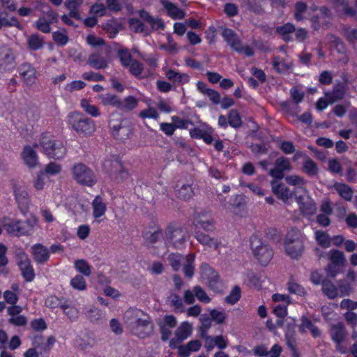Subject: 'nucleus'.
<instances>
[{
  "label": "nucleus",
  "instance_id": "obj_51",
  "mask_svg": "<svg viewBox=\"0 0 357 357\" xmlns=\"http://www.w3.org/2000/svg\"><path fill=\"white\" fill-rule=\"evenodd\" d=\"M130 29L136 33H142L144 35L149 34V31L145 28L144 24L137 19H131L129 22Z\"/></svg>",
  "mask_w": 357,
  "mask_h": 357
},
{
  "label": "nucleus",
  "instance_id": "obj_2",
  "mask_svg": "<svg viewBox=\"0 0 357 357\" xmlns=\"http://www.w3.org/2000/svg\"><path fill=\"white\" fill-rule=\"evenodd\" d=\"M0 223L3 229L10 236L15 237L29 236L34 233L35 227L38 225V220L35 217H32L23 220L5 215L0 218Z\"/></svg>",
  "mask_w": 357,
  "mask_h": 357
},
{
  "label": "nucleus",
  "instance_id": "obj_16",
  "mask_svg": "<svg viewBox=\"0 0 357 357\" xmlns=\"http://www.w3.org/2000/svg\"><path fill=\"white\" fill-rule=\"evenodd\" d=\"M33 148H35L33 146L26 145L21 153L23 162L29 168H34L38 164V156Z\"/></svg>",
  "mask_w": 357,
  "mask_h": 357
},
{
  "label": "nucleus",
  "instance_id": "obj_60",
  "mask_svg": "<svg viewBox=\"0 0 357 357\" xmlns=\"http://www.w3.org/2000/svg\"><path fill=\"white\" fill-rule=\"evenodd\" d=\"M201 337L204 340V347L207 351H211L215 347L214 337L208 335L206 331L200 333Z\"/></svg>",
  "mask_w": 357,
  "mask_h": 357
},
{
  "label": "nucleus",
  "instance_id": "obj_36",
  "mask_svg": "<svg viewBox=\"0 0 357 357\" xmlns=\"http://www.w3.org/2000/svg\"><path fill=\"white\" fill-rule=\"evenodd\" d=\"M296 31L295 26L291 23H287L284 25L278 26L276 31L282 36L284 40L289 41L292 40L291 34Z\"/></svg>",
  "mask_w": 357,
  "mask_h": 357
},
{
  "label": "nucleus",
  "instance_id": "obj_45",
  "mask_svg": "<svg viewBox=\"0 0 357 357\" xmlns=\"http://www.w3.org/2000/svg\"><path fill=\"white\" fill-rule=\"evenodd\" d=\"M184 258L181 255L173 252L168 256V261L172 268L177 271L181 268Z\"/></svg>",
  "mask_w": 357,
  "mask_h": 357
},
{
  "label": "nucleus",
  "instance_id": "obj_53",
  "mask_svg": "<svg viewBox=\"0 0 357 357\" xmlns=\"http://www.w3.org/2000/svg\"><path fill=\"white\" fill-rule=\"evenodd\" d=\"M228 121L229 125L234 128H238L241 126L242 121L239 114L236 110L232 109L229 113Z\"/></svg>",
  "mask_w": 357,
  "mask_h": 357
},
{
  "label": "nucleus",
  "instance_id": "obj_23",
  "mask_svg": "<svg viewBox=\"0 0 357 357\" xmlns=\"http://www.w3.org/2000/svg\"><path fill=\"white\" fill-rule=\"evenodd\" d=\"M36 70L30 64L24 63L20 68V74L26 84H32L35 82Z\"/></svg>",
  "mask_w": 357,
  "mask_h": 357
},
{
  "label": "nucleus",
  "instance_id": "obj_64",
  "mask_svg": "<svg viewBox=\"0 0 357 357\" xmlns=\"http://www.w3.org/2000/svg\"><path fill=\"white\" fill-rule=\"evenodd\" d=\"M119 57L121 64L126 68L128 67V65L133 61L132 56L128 50H119Z\"/></svg>",
  "mask_w": 357,
  "mask_h": 357
},
{
  "label": "nucleus",
  "instance_id": "obj_47",
  "mask_svg": "<svg viewBox=\"0 0 357 357\" xmlns=\"http://www.w3.org/2000/svg\"><path fill=\"white\" fill-rule=\"evenodd\" d=\"M46 178L47 177L44 172L40 171L37 172L33 181L34 188L38 191L43 190L45 188Z\"/></svg>",
  "mask_w": 357,
  "mask_h": 357
},
{
  "label": "nucleus",
  "instance_id": "obj_17",
  "mask_svg": "<svg viewBox=\"0 0 357 357\" xmlns=\"http://www.w3.org/2000/svg\"><path fill=\"white\" fill-rule=\"evenodd\" d=\"M296 200L303 215L309 218L316 213L317 206L314 200L310 198L305 199L302 196L296 197Z\"/></svg>",
  "mask_w": 357,
  "mask_h": 357
},
{
  "label": "nucleus",
  "instance_id": "obj_42",
  "mask_svg": "<svg viewBox=\"0 0 357 357\" xmlns=\"http://www.w3.org/2000/svg\"><path fill=\"white\" fill-rule=\"evenodd\" d=\"M21 274L26 282H32L35 278L34 269L31 264V261L26 265L19 267Z\"/></svg>",
  "mask_w": 357,
  "mask_h": 357
},
{
  "label": "nucleus",
  "instance_id": "obj_27",
  "mask_svg": "<svg viewBox=\"0 0 357 357\" xmlns=\"http://www.w3.org/2000/svg\"><path fill=\"white\" fill-rule=\"evenodd\" d=\"M98 98L101 100V103L104 106H112L116 108L123 107V102L119 97L112 93H105L98 96Z\"/></svg>",
  "mask_w": 357,
  "mask_h": 357
},
{
  "label": "nucleus",
  "instance_id": "obj_14",
  "mask_svg": "<svg viewBox=\"0 0 357 357\" xmlns=\"http://www.w3.org/2000/svg\"><path fill=\"white\" fill-rule=\"evenodd\" d=\"M328 188L332 192L338 194V195L345 201L350 202L353 198V188L344 183L335 181L329 184Z\"/></svg>",
  "mask_w": 357,
  "mask_h": 357
},
{
  "label": "nucleus",
  "instance_id": "obj_41",
  "mask_svg": "<svg viewBox=\"0 0 357 357\" xmlns=\"http://www.w3.org/2000/svg\"><path fill=\"white\" fill-rule=\"evenodd\" d=\"M13 191L15 199L18 203H22L27 200L28 192L24 190L23 186L20 183H15L13 184Z\"/></svg>",
  "mask_w": 357,
  "mask_h": 357
},
{
  "label": "nucleus",
  "instance_id": "obj_9",
  "mask_svg": "<svg viewBox=\"0 0 357 357\" xmlns=\"http://www.w3.org/2000/svg\"><path fill=\"white\" fill-rule=\"evenodd\" d=\"M72 173L74 179L82 185L91 187L96 183V178L93 171L82 163L75 165Z\"/></svg>",
  "mask_w": 357,
  "mask_h": 357
},
{
  "label": "nucleus",
  "instance_id": "obj_3",
  "mask_svg": "<svg viewBox=\"0 0 357 357\" xmlns=\"http://www.w3.org/2000/svg\"><path fill=\"white\" fill-rule=\"evenodd\" d=\"M305 236L295 228L288 231L284 241L286 254L293 259L301 258L305 250Z\"/></svg>",
  "mask_w": 357,
  "mask_h": 357
},
{
  "label": "nucleus",
  "instance_id": "obj_62",
  "mask_svg": "<svg viewBox=\"0 0 357 357\" xmlns=\"http://www.w3.org/2000/svg\"><path fill=\"white\" fill-rule=\"evenodd\" d=\"M86 86V84L81 80H75L70 83H68L65 86V91L69 93H72L75 91L81 90Z\"/></svg>",
  "mask_w": 357,
  "mask_h": 357
},
{
  "label": "nucleus",
  "instance_id": "obj_4",
  "mask_svg": "<svg viewBox=\"0 0 357 357\" xmlns=\"http://www.w3.org/2000/svg\"><path fill=\"white\" fill-rule=\"evenodd\" d=\"M66 122L72 130L83 137L91 135L96 130L94 121L78 112L70 113Z\"/></svg>",
  "mask_w": 357,
  "mask_h": 357
},
{
  "label": "nucleus",
  "instance_id": "obj_43",
  "mask_svg": "<svg viewBox=\"0 0 357 357\" xmlns=\"http://www.w3.org/2000/svg\"><path fill=\"white\" fill-rule=\"evenodd\" d=\"M81 107L86 113L93 117H98L100 115V110L98 107L91 105L87 100L82 99L80 102Z\"/></svg>",
  "mask_w": 357,
  "mask_h": 357
},
{
  "label": "nucleus",
  "instance_id": "obj_21",
  "mask_svg": "<svg viewBox=\"0 0 357 357\" xmlns=\"http://www.w3.org/2000/svg\"><path fill=\"white\" fill-rule=\"evenodd\" d=\"M87 63L93 68L99 70L108 66V61L100 53H93L89 56Z\"/></svg>",
  "mask_w": 357,
  "mask_h": 357
},
{
  "label": "nucleus",
  "instance_id": "obj_18",
  "mask_svg": "<svg viewBox=\"0 0 357 357\" xmlns=\"http://www.w3.org/2000/svg\"><path fill=\"white\" fill-rule=\"evenodd\" d=\"M31 252L35 261L38 264H45L50 259V250L42 244L33 245L31 248Z\"/></svg>",
  "mask_w": 357,
  "mask_h": 357
},
{
  "label": "nucleus",
  "instance_id": "obj_48",
  "mask_svg": "<svg viewBox=\"0 0 357 357\" xmlns=\"http://www.w3.org/2000/svg\"><path fill=\"white\" fill-rule=\"evenodd\" d=\"M70 286L78 291H84L86 289V282L82 275H77L70 280Z\"/></svg>",
  "mask_w": 357,
  "mask_h": 357
},
{
  "label": "nucleus",
  "instance_id": "obj_11",
  "mask_svg": "<svg viewBox=\"0 0 357 357\" xmlns=\"http://www.w3.org/2000/svg\"><path fill=\"white\" fill-rule=\"evenodd\" d=\"M16 66L15 55L8 45L0 47V77L6 73L15 69Z\"/></svg>",
  "mask_w": 357,
  "mask_h": 357
},
{
  "label": "nucleus",
  "instance_id": "obj_20",
  "mask_svg": "<svg viewBox=\"0 0 357 357\" xmlns=\"http://www.w3.org/2000/svg\"><path fill=\"white\" fill-rule=\"evenodd\" d=\"M298 328L302 333H305L309 331L314 338H317L321 335L320 330L305 316H302Z\"/></svg>",
  "mask_w": 357,
  "mask_h": 357
},
{
  "label": "nucleus",
  "instance_id": "obj_58",
  "mask_svg": "<svg viewBox=\"0 0 357 357\" xmlns=\"http://www.w3.org/2000/svg\"><path fill=\"white\" fill-rule=\"evenodd\" d=\"M87 317L92 322H97L105 317V313L96 307L91 308L87 312Z\"/></svg>",
  "mask_w": 357,
  "mask_h": 357
},
{
  "label": "nucleus",
  "instance_id": "obj_24",
  "mask_svg": "<svg viewBox=\"0 0 357 357\" xmlns=\"http://www.w3.org/2000/svg\"><path fill=\"white\" fill-rule=\"evenodd\" d=\"M195 238L203 245L208 246L211 248L217 250L219 247V241L217 238L211 237L201 231H197L195 234Z\"/></svg>",
  "mask_w": 357,
  "mask_h": 357
},
{
  "label": "nucleus",
  "instance_id": "obj_56",
  "mask_svg": "<svg viewBox=\"0 0 357 357\" xmlns=\"http://www.w3.org/2000/svg\"><path fill=\"white\" fill-rule=\"evenodd\" d=\"M54 41L59 45L64 46L68 42V37L66 31H55L52 33Z\"/></svg>",
  "mask_w": 357,
  "mask_h": 357
},
{
  "label": "nucleus",
  "instance_id": "obj_1",
  "mask_svg": "<svg viewBox=\"0 0 357 357\" xmlns=\"http://www.w3.org/2000/svg\"><path fill=\"white\" fill-rule=\"evenodd\" d=\"M123 321L130 331L140 338L148 337L153 331L149 316L137 308H130L123 314Z\"/></svg>",
  "mask_w": 357,
  "mask_h": 357
},
{
  "label": "nucleus",
  "instance_id": "obj_7",
  "mask_svg": "<svg viewBox=\"0 0 357 357\" xmlns=\"http://www.w3.org/2000/svg\"><path fill=\"white\" fill-rule=\"evenodd\" d=\"M250 247L257 260L263 266H266L272 259L273 252L272 249L256 235L250 238Z\"/></svg>",
  "mask_w": 357,
  "mask_h": 357
},
{
  "label": "nucleus",
  "instance_id": "obj_33",
  "mask_svg": "<svg viewBox=\"0 0 357 357\" xmlns=\"http://www.w3.org/2000/svg\"><path fill=\"white\" fill-rule=\"evenodd\" d=\"M192 327L187 321L183 322L176 331V335L178 340L183 341L187 339L191 334Z\"/></svg>",
  "mask_w": 357,
  "mask_h": 357
},
{
  "label": "nucleus",
  "instance_id": "obj_44",
  "mask_svg": "<svg viewBox=\"0 0 357 357\" xmlns=\"http://www.w3.org/2000/svg\"><path fill=\"white\" fill-rule=\"evenodd\" d=\"M288 291L293 294L298 295L299 296H305L307 294L306 289L294 280H290L287 283Z\"/></svg>",
  "mask_w": 357,
  "mask_h": 357
},
{
  "label": "nucleus",
  "instance_id": "obj_39",
  "mask_svg": "<svg viewBox=\"0 0 357 357\" xmlns=\"http://www.w3.org/2000/svg\"><path fill=\"white\" fill-rule=\"evenodd\" d=\"M75 270L84 276L89 277L91 274V266L84 259H77L74 261Z\"/></svg>",
  "mask_w": 357,
  "mask_h": 357
},
{
  "label": "nucleus",
  "instance_id": "obj_28",
  "mask_svg": "<svg viewBox=\"0 0 357 357\" xmlns=\"http://www.w3.org/2000/svg\"><path fill=\"white\" fill-rule=\"evenodd\" d=\"M195 255L194 254H188L184 258L181 266L185 276L187 278H192L195 273Z\"/></svg>",
  "mask_w": 357,
  "mask_h": 357
},
{
  "label": "nucleus",
  "instance_id": "obj_30",
  "mask_svg": "<svg viewBox=\"0 0 357 357\" xmlns=\"http://www.w3.org/2000/svg\"><path fill=\"white\" fill-rule=\"evenodd\" d=\"M333 6L337 13H342L349 16L356 15L355 10L349 6L346 0H333Z\"/></svg>",
  "mask_w": 357,
  "mask_h": 357
},
{
  "label": "nucleus",
  "instance_id": "obj_49",
  "mask_svg": "<svg viewBox=\"0 0 357 357\" xmlns=\"http://www.w3.org/2000/svg\"><path fill=\"white\" fill-rule=\"evenodd\" d=\"M323 292L329 298H335L337 296V290L335 285L330 281H324L322 283Z\"/></svg>",
  "mask_w": 357,
  "mask_h": 357
},
{
  "label": "nucleus",
  "instance_id": "obj_34",
  "mask_svg": "<svg viewBox=\"0 0 357 357\" xmlns=\"http://www.w3.org/2000/svg\"><path fill=\"white\" fill-rule=\"evenodd\" d=\"M61 308L70 321H74L78 318V310L71 302L65 301L61 305Z\"/></svg>",
  "mask_w": 357,
  "mask_h": 357
},
{
  "label": "nucleus",
  "instance_id": "obj_13",
  "mask_svg": "<svg viewBox=\"0 0 357 357\" xmlns=\"http://www.w3.org/2000/svg\"><path fill=\"white\" fill-rule=\"evenodd\" d=\"M57 20V14L52 10L47 12L46 15H43L35 22L36 27L39 31L45 33L51 31V24L56 22Z\"/></svg>",
  "mask_w": 357,
  "mask_h": 357
},
{
  "label": "nucleus",
  "instance_id": "obj_35",
  "mask_svg": "<svg viewBox=\"0 0 357 357\" xmlns=\"http://www.w3.org/2000/svg\"><path fill=\"white\" fill-rule=\"evenodd\" d=\"M176 192L178 198L187 200L192 197L194 191L190 185L183 184L181 187L176 185Z\"/></svg>",
  "mask_w": 357,
  "mask_h": 357
},
{
  "label": "nucleus",
  "instance_id": "obj_19",
  "mask_svg": "<svg viewBox=\"0 0 357 357\" xmlns=\"http://www.w3.org/2000/svg\"><path fill=\"white\" fill-rule=\"evenodd\" d=\"M142 236L147 243L153 244L162 237V233L159 227L154 225L145 228Z\"/></svg>",
  "mask_w": 357,
  "mask_h": 357
},
{
  "label": "nucleus",
  "instance_id": "obj_8",
  "mask_svg": "<svg viewBox=\"0 0 357 357\" xmlns=\"http://www.w3.org/2000/svg\"><path fill=\"white\" fill-rule=\"evenodd\" d=\"M102 166L110 178L116 182H122L129 176V174L122 162L116 157L112 156L105 160Z\"/></svg>",
  "mask_w": 357,
  "mask_h": 357
},
{
  "label": "nucleus",
  "instance_id": "obj_32",
  "mask_svg": "<svg viewBox=\"0 0 357 357\" xmlns=\"http://www.w3.org/2000/svg\"><path fill=\"white\" fill-rule=\"evenodd\" d=\"M331 264L344 266L346 262L344 254L338 250L332 249L328 253Z\"/></svg>",
  "mask_w": 357,
  "mask_h": 357
},
{
  "label": "nucleus",
  "instance_id": "obj_26",
  "mask_svg": "<svg viewBox=\"0 0 357 357\" xmlns=\"http://www.w3.org/2000/svg\"><path fill=\"white\" fill-rule=\"evenodd\" d=\"M161 4L164 6L167 12L168 15L174 19H183L185 16L184 12L179 9L174 3L167 1V0H160Z\"/></svg>",
  "mask_w": 357,
  "mask_h": 357
},
{
  "label": "nucleus",
  "instance_id": "obj_57",
  "mask_svg": "<svg viewBox=\"0 0 357 357\" xmlns=\"http://www.w3.org/2000/svg\"><path fill=\"white\" fill-rule=\"evenodd\" d=\"M328 170L333 174H342V168L340 162L335 158H331L328 161Z\"/></svg>",
  "mask_w": 357,
  "mask_h": 357
},
{
  "label": "nucleus",
  "instance_id": "obj_59",
  "mask_svg": "<svg viewBox=\"0 0 357 357\" xmlns=\"http://www.w3.org/2000/svg\"><path fill=\"white\" fill-rule=\"evenodd\" d=\"M127 68L129 69L130 73L135 77L141 75L144 70L143 65L137 60H133Z\"/></svg>",
  "mask_w": 357,
  "mask_h": 357
},
{
  "label": "nucleus",
  "instance_id": "obj_61",
  "mask_svg": "<svg viewBox=\"0 0 357 357\" xmlns=\"http://www.w3.org/2000/svg\"><path fill=\"white\" fill-rule=\"evenodd\" d=\"M193 292L197 299L204 303H208L211 301V298L207 296L205 291L199 286H195L193 288Z\"/></svg>",
  "mask_w": 357,
  "mask_h": 357
},
{
  "label": "nucleus",
  "instance_id": "obj_29",
  "mask_svg": "<svg viewBox=\"0 0 357 357\" xmlns=\"http://www.w3.org/2000/svg\"><path fill=\"white\" fill-rule=\"evenodd\" d=\"M273 66L277 72L284 73L291 68L292 63L289 59L277 56L273 58Z\"/></svg>",
  "mask_w": 357,
  "mask_h": 357
},
{
  "label": "nucleus",
  "instance_id": "obj_22",
  "mask_svg": "<svg viewBox=\"0 0 357 357\" xmlns=\"http://www.w3.org/2000/svg\"><path fill=\"white\" fill-rule=\"evenodd\" d=\"M93 216L99 218L103 216L107 211V204L100 196H96L91 202Z\"/></svg>",
  "mask_w": 357,
  "mask_h": 357
},
{
  "label": "nucleus",
  "instance_id": "obj_55",
  "mask_svg": "<svg viewBox=\"0 0 357 357\" xmlns=\"http://www.w3.org/2000/svg\"><path fill=\"white\" fill-rule=\"evenodd\" d=\"M307 5L302 1H298L295 4L294 17L297 21L304 19L303 14L307 11Z\"/></svg>",
  "mask_w": 357,
  "mask_h": 357
},
{
  "label": "nucleus",
  "instance_id": "obj_46",
  "mask_svg": "<svg viewBox=\"0 0 357 357\" xmlns=\"http://www.w3.org/2000/svg\"><path fill=\"white\" fill-rule=\"evenodd\" d=\"M201 275L202 280L205 282H208V280H212L213 278L218 275V273L206 264H202L201 265Z\"/></svg>",
  "mask_w": 357,
  "mask_h": 357
},
{
  "label": "nucleus",
  "instance_id": "obj_5",
  "mask_svg": "<svg viewBox=\"0 0 357 357\" xmlns=\"http://www.w3.org/2000/svg\"><path fill=\"white\" fill-rule=\"evenodd\" d=\"M34 147H41V151L50 158L61 159L66 153V147L60 142L56 143L52 140L48 133H43L38 139V143L33 144Z\"/></svg>",
  "mask_w": 357,
  "mask_h": 357
},
{
  "label": "nucleus",
  "instance_id": "obj_6",
  "mask_svg": "<svg viewBox=\"0 0 357 357\" xmlns=\"http://www.w3.org/2000/svg\"><path fill=\"white\" fill-rule=\"evenodd\" d=\"M164 236L166 243L176 249L183 248L190 238L186 228L174 225H169L166 228Z\"/></svg>",
  "mask_w": 357,
  "mask_h": 357
},
{
  "label": "nucleus",
  "instance_id": "obj_54",
  "mask_svg": "<svg viewBox=\"0 0 357 357\" xmlns=\"http://www.w3.org/2000/svg\"><path fill=\"white\" fill-rule=\"evenodd\" d=\"M286 182L294 186H298L300 188H303L305 184V180L300 176L298 175H289L285 178Z\"/></svg>",
  "mask_w": 357,
  "mask_h": 357
},
{
  "label": "nucleus",
  "instance_id": "obj_52",
  "mask_svg": "<svg viewBox=\"0 0 357 357\" xmlns=\"http://www.w3.org/2000/svg\"><path fill=\"white\" fill-rule=\"evenodd\" d=\"M303 171L310 176H314L318 173V167L311 159H306L303 163Z\"/></svg>",
  "mask_w": 357,
  "mask_h": 357
},
{
  "label": "nucleus",
  "instance_id": "obj_31",
  "mask_svg": "<svg viewBox=\"0 0 357 357\" xmlns=\"http://www.w3.org/2000/svg\"><path fill=\"white\" fill-rule=\"evenodd\" d=\"M13 253L18 267L26 265L27 263L31 261L28 255L20 246H15Z\"/></svg>",
  "mask_w": 357,
  "mask_h": 357
},
{
  "label": "nucleus",
  "instance_id": "obj_37",
  "mask_svg": "<svg viewBox=\"0 0 357 357\" xmlns=\"http://www.w3.org/2000/svg\"><path fill=\"white\" fill-rule=\"evenodd\" d=\"M314 238L317 243L324 248H328L331 246V236L324 231H316L314 233Z\"/></svg>",
  "mask_w": 357,
  "mask_h": 357
},
{
  "label": "nucleus",
  "instance_id": "obj_25",
  "mask_svg": "<svg viewBox=\"0 0 357 357\" xmlns=\"http://www.w3.org/2000/svg\"><path fill=\"white\" fill-rule=\"evenodd\" d=\"M222 36L231 49L234 50H240L241 41L233 30L227 28L223 29Z\"/></svg>",
  "mask_w": 357,
  "mask_h": 357
},
{
  "label": "nucleus",
  "instance_id": "obj_50",
  "mask_svg": "<svg viewBox=\"0 0 357 357\" xmlns=\"http://www.w3.org/2000/svg\"><path fill=\"white\" fill-rule=\"evenodd\" d=\"M169 302L171 307H174L175 311L183 312L184 311V305L178 295L172 294L169 297Z\"/></svg>",
  "mask_w": 357,
  "mask_h": 357
},
{
  "label": "nucleus",
  "instance_id": "obj_12",
  "mask_svg": "<svg viewBox=\"0 0 357 357\" xmlns=\"http://www.w3.org/2000/svg\"><path fill=\"white\" fill-rule=\"evenodd\" d=\"M215 223L214 218L208 211L197 213L193 218V225L196 227H201L206 231H213L215 229Z\"/></svg>",
  "mask_w": 357,
  "mask_h": 357
},
{
  "label": "nucleus",
  "instance_id": "obj_15",
  "mask_svg": "<svg viewBox=\"0 0 357 357\" xmlns=\"http://www.w3.org/2000/svg\"><path fill=\"white\" fill-rule=\"evenodd\" d=\"M271 190L273 193L277 197L283 202H287L293 196V192L290 190L284 184L277 180H273L271 182Z\"/></svg>",
  "mask_w": 357,
  "mask_h": 357
},
{
  "label": "nucleus",
  "instance_id": "obj_63",
  "mask_svg": "<svg viewBox=\"0 0 357 357\" xmlns=\"http://www.w3.org/2000/svg\"><path fill=\"white\" fill-rule=\"evenodd\" d=\"M241 298V289L238 287H234L229 294L226 297V301L231 305L235 304Z\"/></svg>",
  "mask_w": 357,
  "mask_h": 357
},
{
  "label": "nucleus",
  "instance_id": "obj_10",
  "mask_svg": "<svg viewBox=\"0 0 357 357\" xmlns=\"http://www.w3.org/2000/svg\"><path fill=\"white\" fill-rule=\"evenodd\" d=\"M330 335L331 340L335 344L336 350L342 354L349 353V349L343 345V342L347 336V331L342 323L333 324L331 327Z\"/></svg>",
  "mask_w": 357,
  "mask_h": 357
},
{
  "label": "nucleus",
  "instance_id": "obj_38",
  "mask_svg": "<svg viewBox=\"0 0 357 357\" xmlns=\"http://www.w3.org/2000/svg\"><path fill=\"white\" fill-rule=\"evenodd\" d=\"M27 44L30 50H38L44 45V38L38 34H32L27 38Z\"/></svg>",
  "mask_w": 357,
  "mask_h": 357
},
{
  "label": "nucleus",
  "instance_id": "obj_40",
  "mask_svg": "<svg viewBox=\"0 0 357 357\" xmlns=\"http://www.w3.org/2000/svg\"><path fill=\"white\" fill-rule=\"evenodd\" d=\"M344 95V91L340 86H335L331 91H327L325 93L326 99L330 104H333V102L342 99Z\"/></svg>",
  "mask_w": 357,
  "mask_h": 357
}]
</instances>
